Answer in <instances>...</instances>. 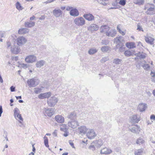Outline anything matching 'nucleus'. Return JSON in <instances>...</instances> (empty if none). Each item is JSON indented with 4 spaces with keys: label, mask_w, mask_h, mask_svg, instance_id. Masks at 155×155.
Here are the masks:
<instances>
[{
    "label": "nucleus",
    "mask_w": 155,
    "mask_h": 155,
    "mask_svg": "<svg viewBox=\"0 0 155 155\" xmlns=\"http://www.w3.org/2000/svg\"><path fill=\"white\" fill-rule=\"evenodd\" d=\"M144 9L147 15H153L155 14V6L153 4L150 3L145 4Z\"/></svg>",
    "instance_id": "nucleus-1"
},
{
    "label": "nucleus",
    "mask_w": 155,
    "mask_h": 155,
    "mask_svg": "<svg viewBox=\"0 0 155 155\" xmlns=\"http://www.w3.org/2000/svg\"><path fill=\"white\" fill-rule=\"evenodd\" d=\"M14 111L15 118L18 121L19 123L21 124V125H20V127H22L23 124L21 121H23V119L21 117V114H20L19 110L18 108L15 107L14 109Z\"/></svg>",
    "instance_id": "nucleus-2"
},
{
    "label": "nucleus",
    "mask_w": 155,
    "mask_h": 155,
    "mask_svg": "<svg viewBox=\"0 0 155 155\" xmlns=\"http://www.w3.org/2000/svg\"><path fill=\"white\" fill-rule=\"evenodd\" d=\"M39 82L38 79L35 78L30 79L27 81V83L30 87H36L39 84Z\"/></svg>",
    "instance_id": "nucleus-3"
},
{
    "label": "nucleus",
    "mask_w": 155,
    "mask_h": 155,
    "mask_svg": "<svg viewBox=\"0 0 155 155\" xmlns=\"http://www.w3.org/2000/svg\"><path fill=\"white\" fill-rule=\"evenodd\" d=\"M58 101L57 97L54 96L50 97L47 100L48 106L50 107H53L57 103Z\"/></svg>",
    "instance_id": "nucleus-4"
},
{
    "label": "nucleus",
    "mask_w": 155,
    "mask_h": 155,
    "mask_svg": "<svg viewBox=\"0 0 155 155\" xmlns=\"http://www.w3.org/2000/svg\"><path fill=\"white\" fill-rule=\"evenodd\" d=\"M74 22L76 25L78 26H81L85 24V21L83 17H79L74 19Z\"/></svg>",
    "instance_id": "nucleus-5"
},
{
    "label": "nucleus",
    "mask_w": 155,
    "mask_h": 155,
    "mask_svg": "<svg viewBox=\"0 0 155 155\" xmlns=\"http://www.w3.org/2000/svg\"><path fill=\"white\" fill-rule=\"evenodd\" d=\"M37 60L36 56L33 54L28 55L25 58V61L28 63H32L35 62Z\"/></svg>",
    "instance_id": "nucleus-6"
},
{
    "label": "nucleus",
    "mask_w": 155,
    "mask_h": 155,
    "mask_svg": "<svg viewBox=\"0 0 155 155\" xmlns=\"http://www.w3.org/2000/svg\"><path fill=\"white\" fill-rule=\"evenodd\" d=\"M86 134L87 137L90 139H93L96 136L94 130L91 128H88Z\"/></svg>",
    "instance_id": "nucleus-7"
},
{
    "label": "nucleus",
    "mask_w": 155,
    "mask_h": 155,
    "mask_svg": "<svg viewBox=\"0 0 155 155\" xmlns=\"http://www.w3.org/2000/svg\"><path fill=\"white\" fill-rule=\"evenodd\" d=\"M44 112L45 115L51 117L55 113L54 109L51 108H45Z\"/></svg>",
    "instance_id": "nucleus-8"
},
{
    "label": "nucleus",
    "mask_w": 155,
    "mask_h": 155,
    "mask_svg": "<svg viewBox=\"0 0 155 155\" xmlns=\"http://www.w3.org/2000/svg\"><path fill=\"white\" fill-rule=\"evenodd\" d=\"M27 38L23 36H20L18 37L17 39V42L19 46H22L25 44L27 42Z\"/></svg>",
    "instance_id": "nucleus-9"
},
{
    "label": "nucleus",
    "mask_w": 155,
    "mask_h": 155,
    "mask_svg": "<svg viewBox=\"0 0 155 155\" xmlns=\"http://www.w3.org/2000/svg\"><path fill=\"white\" fill-rule=\"evenodd\" d=\"M18 45L15 44L14 45L11 47V51L12 53L15 54H18L21 51V48Z\"/></svg>",
    "instance_id": "nucleus-10"
},
{
    "label": "nucleus",
    "mask_w": 155,
    "mask_h": 155,
    "mask_svg": "<svg viewBox=\"0 0 155 155\" xmlns=\"http://www.w3.org/2000/svg\"><path fill=\"white\" fill-rule=\"evenodd\" d=\"M68 125L69 127L75 129L79 125V123L77 120H71L68 122Z\"/></svg>",
    "instance_id": "nucleus-11"
},
{
    "label": "nucleus",
    "mask_w": 155,
    "mask_h": 155,
    "mask_svg": "<svg viewBox=\"0 0 155 155\" xmlns=\"http://www.w3.org/2000/svg\"><path fill=\"white\" fill-rule=\"evenodd\" d=\"M88 128L85 126H81L78 128V132L81 135H85L86 134Z\"/></svg>",
    "instance_id": "nucleus-12"
},
{
    "label": "nucleus",
    "mask_w": 155,
    "mask_h": 155,
    "mask_svg": "<svg viewBox=\"0 0 155 155\" xmlns=\"http://www.w3.org/2000/svg\"><path fill=\"white\" fill-rule=\"evenodd\" d=\"M99 28V27L98 25L94 24H91L88 27L87 30L92 33L94 31H97Z\"/></svg>",
    "instance_id": "nucleus-13"
},
{
    "label": "nucleus",
    "mask_w": 155,
    "mask_h": 155,
    "mask_svg": "<svg viewBox=\"0 0 155 155\" xmlns=\"http://www.w3.org/2000/svg\"><path fill=\"white\" fill-rule=\"evenodd\" d=\"M51 92H48L44 93H41L39 94L38 97V98L40 99H43L48 98L51 95Z\"/></svg>",
    "instance_id": "nucleus-14"
},
{
    "label": "nucleus",
    "mask_w": 155,
    "mask_h": 155,
    "mask_svg": "<svg viewBox=\"0 0 155 155\" xmlns=\"http://www.w3.org/2000/svg\"><path fill=\"white\" fill-rule=\"evenodd\" d=\"M110 27L107 25H102L100 28V31L101 33L106 34V32L110 30Z\"/></svg>",
    "instance_id": "nucleus-15"
},
{
    "label": "nucleus",
    "mask_w": 155,
    "mask_h": 155,
    "mask_svg": "<svg viewBox=\"0 0 155 155\" xmlns=\"http://www.w3.org/2000/svg\"><path fill=\"white\" fill-rule=\"evenodd\" d=\"M145 39L147 42L151 45H152L153 44L154 39L152 35H151L150 36H149L148 35H147L146 36H145Z\"/></svg>",
    "instance_id": "nucleus-16"
},
{
    "label": "nucleus",
    "mask_w": 155,
    "mask_h": 155,
    "mask_svg": "<svg viewBox=\"0 0 155 155\" xmlns=\"http://www.w3.org/2000/svg\"><path fill=\"white\" fill-rule=\"evenodd\" d=\"M129 129L133 133L139 134L140 130V128L137 125L133 126L131 128L129 127Z\"/></svg>",
    "instance_id": "nucleus-17"
},
{
    "label": "nucleus",
    "mask_w": 155,
    "mask_h": 155,
    "mask_svg": "<svg viewBox=\"0 0 155 155\" xmlns=\"http://www.w3.org/2000/svg\"><path fill=\"white\" fill-rule=\"evenodd\" d=\"M62 12L60 9H55L53 11V13L54 15L56 17H61L62 15Z\"/></svg>",
    "instance_id": "nucleus-18"
},
{
    "label": "nucleus",
    "mask_w": 155,
    "mask_h": 155,
    "mask_svg": "<svg viewBox=\"0 0 155 155\" xmlns=\"http://www.w3.org/2000/svg\"><path fill=\"white\" fill-rule=\"evenodd\" d=\"M77 117V114L75 111L69 112L67 115V117L71 120H74L76 119Z\"/></svg>",
    "instance_id": "nucleus-19"
},
{
    "label": "nucleus",
    "mask_w": 155,
    "mask_h": 155,
    "mask_svg": "<svg viewBox=\"0 0 155 155\" xmlns=\"http://www.w3.org/2000/svg\"><path fill=\"white\" fill-rule=\"evenodd\" d=\"M54 119L58 123H62L64 122V118L61 115H57L55 116Z\"/></svg>",
    "instance_id": "nucleus-20"
},
{
    "label": "nucleus",
    "mask_w": 155,
    "mask_h": 155,
    "mask_svg": "<svg viewBox=\"0 0 155 155\" xmlns=\"http://www.w3.org/2000/svg\"><path fill=\"white\" fill-rule=\"evenodd\" d=\"M147 107V105L146 104L141 103L139 104L137 109L140 112H143L145 111Z\"/></svg>",
    "instance_id": "nucleus-21"
},
{
    "label": "nucleus",
    "mask_w": 155,
    "mask_h": 155,
    "mask_svg": "<svg viewBox=\"0 0 155 155\" xmlns=\"http://www.w3.org/2000/svg\"><path fill=\"white\" fill-rule=\"evenodd\" d=\"M116 31L114 29H110L107 32H106L105 35L107 36L114 37L116 34Z\"/></svg>",
    "instance_id": "nucleus-22"
},
{
    "label": "nucleus",
    "mask_w": 155,
    "mask_h": 155,
    "mask_svg": "<svg viewBox=\"0 0 155 155\" xmlns=\"http://www.w3.org/2000/svg\"><path fill=\"white\" fill-rule=\"evenodd\" d=\"M112 152V151L110 149L107 147H104L101 150L100 153L101 154H109L111 153Z\"/></svg>",
    "instance_id": "nucleus-23"
},
{
    "label": "nucleus",
    "mask_w": 155,
    "mask_h": 155,
    "mask_svg": "<svg viewBox=\"0 0 155 155\" xmlns=\"http://www.w3.org/2000/svg\"><path fill=\"white\" fill-rule=\"evenodd\" d=\"M83 16L86 20L89 21H93L94 19V16L90 13L85 14Z\"/></svg>",
    "instance_id": "nucleus-24"
},
{
    "label": "nucleus",
    "mask_w": 155,
    "mask_h": 155,
    "mask_svg": "<svg viewBox=\"0 0 155 155\" xmlns=\"http://www.w3.org/2000/svg\"><path fill=\"white\" fill-rule=\"evenodd\" d=\"M69 13L71 16L74 17H77L79 15V12L78 10L76 8H74L70 10Z\"/></svg>",
    "instance_id": "nucleus-25"
},
{
    "label": "nucleus",
    "mask_w": 155,
    "mask_h": 155,
    "mask_svg": "<svg viewBox=\"0 0 155 155\" xmlns=\"http://www.w3.org/2000/svg\"><path fill=\"white\" fill-rule=\"evenodd\" d=\"M140 120L137 118L136 115H132L130 117V121L131 123H137Z\"/></svg>",
    "instance_id": "nucleus-26"
},
{
    "label": "nucleus",
    "mask_w": 155,
    "mask_h": 155,
    "mask_svg": "<svg viewBox=\"0 0 155 155\" xmlns=\"http://www.w3.org/2000/svg\"><path fill=\"white\" fill-rule=\"evenodd\" d=\"M29 31V29L28 28H22L18 30V33L19 35H24L28 33Z\"/></svg>",
    "instance_id": "nucleus-27"
},
{
    "label": "nucleus",
    "mask_w": 155,
    "mask_h": 155,
    "mask_svg": "<svg viewBox=\"0 0 155 155\" xmlns=\"http://www.w3.org/2000/svg\"><path fill=\"white\" fill-rule=\"evenodd\" d=\"M45 63V61L42 60L37 61L36 64V67L38 68H40L43 66Z\"/></svg>",
    "instance_id": "nucleus-28"
},
{
    "label": "nucleus",
    "mask_w": 155,
    "mask_h": 155,
    "mask_svg": "<svg viewBox=\"0 0 155 155\" xmlns=\"http://www.w3.org/2000/svg\"><path fill=\"white\" fill-rule=\"evenodd\" d=\"M35 25V22L34 21L26 22L25 23V26L27 28L33 27Z\"/></svg>",
    "instance_id": "nucleus-29"
},
{
    "label": "nucleus",
    "mask_w": 155,
    "mask_h": 155,
    "mask_svg": "<svg viewBox=\"0 0 155 155\" xmlns=\"http://www.w3.org/2000/svg\"><path fill=\"white\" fill-rule=\"evenodd\" d=\"M123 41V38L121 36H120L119 37H117L114 39V42L117 44H119L120 43L122 42Z\"/></svg>",
    "instance_id": "nucleus-30"
},
{
    "label": "nucleus",
    "mask_w": 155,
    "mask_h": 155,
    "mask_svg": "<svg viewBox=\"0 0 155 155\" xmlns=\"http://www.w3.org/2000/svg\"><path fill=\"white\" fill-rule=\"evenodd\" d=\"M126 46L130 49L133 48L135 47V44L134 42H127L126 44Z\"/></svg>",
    "instance_id": "nucleus-31"
},
{
    "label": "nucleus",
    "mask_w": 155,
    "mask_h": 155,
    "mask_svg": "<svg viewBox=\"0 0 155 155\" xmlns=\"http://www.w3.org/2000/svg\"><path fill=\"white\" fill-rule=\"evenodd\" d=\"M93 143H94L95 146L97 147H100L103 144L102 140H100L94 141Z\"/></svg>",
    "instance_id": "nucleus-32"
},
{
    "label": "nucleus",
    "mask_w": 155,
    "mask_h": 155,
    "mask_svg": "<svg viewBox=\"0 0 155 155\" xmlns=\"http://www.w3.org/2000/svg\"><path fill=\"white\" fill-rule=\"evenodd\" d=\"M97 51V50L95 48H92L89 49L88 53L89 54L92 55L96 53Z\"/></svg>",
    "instance_id": "nucleus-33"
},
{
    "label": "nucleus",
    "mask_w": 155,
    "mask_h": 155,
    "mask_svg": "<svg viewBox=\"0 0 155 155\" xmlns=\"http://www.w3.org/2000/svg\"><path fill=\"white\" fill-rule=\"evenodd\" d=\"M110 49V47L108 46H104L101 48V50L103 52H106Z\"/></svg>",
    "instance_id": "nucleus-34"
},
{
    "label": "nucleus",
    "mask_w": 155,
    "mask_h": 155,
    "mask_svg": "<svg viewBox=\"0 0 155 155\" xmlns=\"http://www.w3.org/2000/svg\"><path fill=\"white\" fill-rule=\"evenodd\" d=\"M145 140L141 138H138L136 141V143L138 144H142L145 143Z\"/></svg>",
    "instance_id": "nucleus-35"
},
{
    "label": "nucleus",
    "mask_w": 155,
    "mask_h": 155,
    "mask_svg": "<svg viewBox=\"0 0 155 155\" xmlns=\"http://www.w3.org/2000/svg\"><path fill=\"white\" fill-rule=\"evenodd\" d=\"M66 127L67 125L65 124H62L61 126L60 130L61 131L65 132H67L68 130V129L66 128Z\"/></svg>",
    "instance_id": "nucleus-36"
},
{
    "label": "nucleus",
    "mask_w": 155,
    "mask_h": 155,
    "mask_svg": "<svg viewBox=\"0 0 155 155\" xmlns=\"http://www.w3.org/2000/svg\"><path fill=\"white\" fill-rule=\"evenodd\" d=\"M143 152L142 149L136 150L134 153L135 155H142Z\"/></svg>",
    "instance_id": "nucleus-37"
},
{
    "label": "nucleus",
    "mask_w": 155,
    "mask_h": 155,
    "mask_svg": "<svg viewBox=\"0 0 155 155\" xmlns=\"http://www.w3.org/2000/svg\"><path fill=\"white\" fill-rule=\"evenodd\" d=\"M137 55L140 58L143 59L146 58L147 56V54L145 53H141L140 52L138 54H137Z\"/></svg>",
    "instance_id": "nucleus-38"
},
{
    "label": "nucleus",
    "mask_w": 155,
    "mask_h": 155,
    "mask_svg": "<svg viewBox=\"0 0 155 155\" xmlns=\"http://www.w3.org/2000/svg\"><path fill=\"white\" fill-rule=\"evenodd\" d=\"M122 60L119 58H115L114 59L113 63L116 64H120Z\"/></svg>",
    "instance_id": "nucleus-39"
},
{
    "label": "nucleus",
    "mask_w": 155,
    "mask_h": 155,
    "mask_svg": "<svg viewBox=\"0 0 155 155\" xmlns=\"http://www.w3.org/2000/svg\"><path fill=\"white\" fill-rule=\"evenodd\" d=\"M16 8L19 10H21L23 8L18 2H17L16 4Z\"/></svg>",
    "instance_id": "nucleus-40"
},
{
    "label": "nucleus",
    "mask_w": 155,
    "mask_h": 155,
    "mask_svg": "<svg viewBox=\"0 0 155 155\" xmlns=\"http://www.w3.org/2000/svg\"><path fill=\"white\" fill-rule=\"evenodd\" d=\"M125 56L130 57L132 55V52L129 50L125 51L124 53Z\"/></svg>",
    "instance_id": "nucleus-41"
},
{
    "label": "nucleus",
    "mask_w": 155,
    "mask_h": 155,
    "mask_svg": "<svg viewBox=\"0 0 155 155\" xmlns=\"http://www.w3.org/2000/svg\"><path fill=\"white\" fill-rule=\"evenodd\" d=\"M44 142L45 146L47 147H49V145L48 144V138L46 136H45L44 137Z\"/></svg>",
    "instance_id": "nucleus-42"
},
{
    "label": "nucleus",
    "mask_w": 155,
    "mask_h": 155,
    "mask_svg": "<svg viewBox=\"0 0 155 155\" xmlns=\"http://www.w3.org/2000/svg\"><path fill=\"white\" fill-rule=\"evenodd\" d=\"M95 144L94 143H93L91 144V145H90L88 147V149L89 150H91L93 151H94L95 150Z\"/></svg>",
    "instance_id": "nucleus-43"
},
{
    "label": "nucleus",
    "mask_w": 155,
    "mask_h": 155,
    "mask_svg": "<svg viewBox=\"0 0 155 155\" xmlns=\"http://www.w3.org/2000/svg\"><path fill=\"white\" fill-rule=\"evenodd\" d=\"M144 2V0H135V3L138 5H142Z\"/></svg>",
    "instance_id": "nucleus-44"
},
{
    "label": "nucleus",
    "mask_w": 155,
    "mask_h": 155,
    "mask_svg": "<svg viewBox=\"0 0 155 155\" xmlns=\"http://www.w3.org/2000/svg\"><path fill=\"white\" fill-rule=\"evenodd\" d=\"M34 90L35 93L38 94L41 92L42 89L40 88L36 87L34 88Z\"/></svg>",
    "instance_id": "nucleus-45"
},
{
    "label": "nucleus",
    "mask_w": 155,
    "mask_h": 155,
    "mask_svg": "<svg viewBox=\"0 0 155 155\" xmlns=\"http://www.w3.org/2000/svg\"><path fill=\"white\" fill-rule=\"evenodd\" d=\"M142 67L145 70H148L150 67V66L148 64H144L142 65Z\"/></svg>",
    "instance_id": "nucleus-46"
},
{
    "label": "nucleus",
    "mask_w": 155,
    "mask_h": 155,
    "mask_svg": "<svg viewBox=\"0 0 155 155\" xmlns=\"http://www.w3.org/2000/svg\"><path fill=\"white\" fill-rule=\"evenodd\" d=\"M54 85L53 86V89L57 88L59 86V83L58 81H55L54 82Z\"/></svg>",
    "instance_id": "nucleus-47"
},
{
    "label": "nucleus",
    "mask_w": 155,
    "mask_h": 155,
    "mask_svg": "<svg viewBox=\"0 0 155 155\" xmlns=\"http://www.w3.org/2000/svg\"><path fill=\"white\" fill-rule=\"evenodd\" d=\"M137 30H138L139 31H143V30L142 27V26H141L139 23H138L137 25Z\"/></svg>",
    "instance_id": "nucleus-48"
},
{
    "label": "nucleus",
    "mask_w": 155,
    "mask_h": 155,
    "mask_svg": "<svg viewBox=\"0 0 155 155\" xmlns=\"http://www.w3.org/2000/svg\"><path fill=\"white\" fill-rule=\"evenodd\" d=\"M126 0H120L119 2L120 5L122 6H124L126 3Z\"/></svg>",
    "instance_id": "nucleus-49"
},
{
    "label": "nucleus",
    "mask_w": 155,
    "mask_h": 155,
    "mask_svg": "<svg viewBox=\"0 0 155 155\" xmlns=\"http://www.w3.org/2000/svg\"><path fill=\"white\" fill-rule=\"evenodd\" d=\"M20 66L21 67L23 68H26L29 67V65L28 64L24 63H22L20 64Z\"/></svg>",
    "instance_id": "nucleus-50"
},
{
    "label": "nucleus",
    "mask_w": 155,
    "mask_h": 155,
    "mask_svg": "<svg viewBox=\"0 0 155 155\" xmlns=\"http://www.w3.org/2000/svg\"><path fill=\"white\" fill-rule=\"evenodd\" d=\"M109 60L108 58L107 57L103 58L101 60V61L102 63H104Z\"/></svg>",
    "instance_id": "nucleus-51"
},
{
    "label": "nucleus",
    "mask_w": 155,
    "mask_h": 155,
    "mask_svg": "<svg viewBox=\"0 0 155 155\" xmlns=\"http://www.w3.org/2000/svg\"><path fill=\"white\" fill-rule=\"evenodd\" d=\"M101 43L102 45H107L109 43V41L108 40H103L102 41Z\"/></svg>",
    "instance_id": "nucleus-52"
},
{
    "label": "nucleus",
    "mask_w": 155,
    "mask_h": 155,
    "mask_svg": "<svg viewBox=\"0 0 155 155\" xmlns=\"http://www.w3.org/2000/svg\"><path fill=\"white\" fill-rule=\"evenodd\" d=\"M4 36V32L2 31H0V41L2 42L3 39L1 38L3 37Z\"/></svg>",
    "instance_id": "nucleus-53"
},
{
    "label": "nucleus",
    "mask_w": 155,
    "mask_h": 155,
    "mask_svg": "<svg viewBox=\"0 0 155 155\" xmlns=\"http://www.w3.org/2000/svg\"><path fill=\"white\" fill-rule=\"evenodd\" d=\"M125 47L124 45L121 46L119 49V51L120 52H123L125 50Z\"/></svg>",
    "instance_id": "nucleus-54"
},
{
    "label": "nucleus",
    "mask_w": 155,
    "mask_h": 155,
    "mask_svg": "<svg viewBox=\"0 0 155 155\" xmlns=\"http://www.w3.org/2000/svg\"><path fill=\"white\" fill-rule=\"evenodd\" d=\"M12 45L10 42L8 41L6 43V46L7 48H10L11 49V47L12 46Z\"/></svg>",
    "instance_id": "nucleus-55"
},
{
    "label": "nucleus",
    "mask_w": 155,
    "mask_h": 155,
    "mask_svg": "<svg viewBox=\"0 0 155 155\" xmlns=\"http://www.w3.org/2000/svg\"><path fill=\"white\" fill-rule=\"evenodd\" d=\"M150 74L151 76L153 78L155 77V71H151Z\"/></svg>",
    "instance_id": "nucleus-56"
},
{
    "label": "nucleus",
    "mask_w": 155,
    "mask_h": 155,
    "mask_svg": "<svg viewBox=\"0 0 155 155\" xmlns=\"http://www.w3.org/2000/svg\"><path fill=\"white\" fill-rule=\"evenodd\" d=\"M69 143L71 146L73 148H75V147L74 146V144L73 142L71 140H69Z\"/></svg>",
    "instance_id": "nucleus-57"
},
{
    "label": "nucleus",
    "mask_w": 155,
    "mask_h": 155,
    "mask_svg": "<svg viewBox=\"0 0 155 155\" xmlns=\"http://www.w3.org/2000/svg\"><path fill=\"white\" fill-rule=\"evenodd\" d=\"M73 8L71 6H68L66 8V10L68 11H70Z\"/></svg>",
    "instance_id": "nucleus-58"
},
{
    "label": "nucleus",
    "mask_w": 155,
    "mask_h": 155,
    "mask_svg": "<svg viewBox=\"0 0 155 155\" xmlns=\"http://www.w3.org/2000/svg\"><path fill=\"white\" fill-rule=\"evenodd\" d=\"M56 0H48L47 1H46L44 3L47 4L48 3H50L51 2H52Z\"/></svg>",
    "instance_id": "nucleus-59"
},
{
    "label": "nucleus",
    "mask_w": 155,
    "mask_h": 155,
    "mask_svg": "<svg viewBox=\"0 0 155 155\" xmlns=\"http://www.w3.org/2000/svg\"><path fill=\"white\" fill-rule=\"evenodd\" d=\"M10 89L11 92H14L15 91V87L13 86H12L10 87Z\"/></svg>",
    "instance_id": "nucleus-60"
},
{
    "label": "nucleus",
    "mask_w": 155,
    "mask_h": 155,
    "mask_svg": "<svg viewBox=\"0 0 155 155\" xmlns=\"http://www.w3.org/2000/svg\"><path fill=\"white\" fill-rule=\"evenodd\" d=\"M150 119L155 120V115L154 114L152 115L150 117Z\"/></svg>",
    "instance_id": "nucleus-61"
},
{
    "label": "nucleus",
    "mask_w": 155,
    "mask_h": 155,
    "mask_svg": "<svg viewBox=\"0 0 155 155\" xmlns=\"http://www.w3.org/2000/svg\"><path fill=\"white\" fill-rule=\"evenodd\" d=\"M119 32L122 35H125L126 33V31H122L121 30H120L119 31Z\"/></svg>",
    "instance_id": "nucleus-62"
},
{
    "label": "nucleus",
    "mask_w": 155,
    "mask_h": 155,
    "mask_svg": "<svg viewBox=\"0 0 155 155\" xmlns=\"http://www.w3.org/2000/svg\"><path fill=\"white\" fill-rule=\"evenodd\" d=\"M53 134L56 137L57 136V131L55 130L53 133Z\"/></svg>",
    "instance_id": "nucleus-63"
},
{
    "label": "nucleus",
    "mask_w": 155,
    "mask_h": 155,
    "mask_svg": "<svg viewBox=\"0 0 155 155\" xmlns=\"http://www.w3.org/2000/svg\"><path fill=\"white\" fill-rule=\"evenodd\" d=\"M12 59L15 60V61H16L18 60V57L15 56V57H13Z\"/></svg>",
    "instance_id": "nucleus-64"
}]
</instances>
